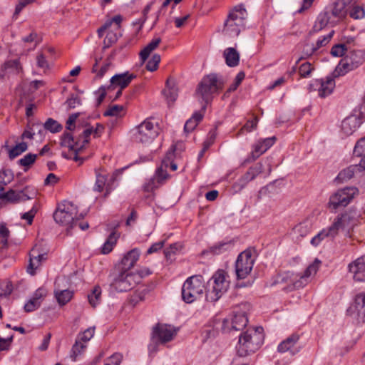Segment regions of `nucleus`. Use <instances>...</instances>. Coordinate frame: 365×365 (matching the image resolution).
Listing matches in <instances>:
<instances>
[{
    "label": "nucleus",
    "mask_w": 365,
    "mask_h": 365,
    "mask_svg": "<svg viewBox=\"0 0 365 365\" xmlns=\"http://www.w3.org/2000/svg\"><path fill=\"white\" fill-rule=\"evenodd\" d=\"M123 359L122 354L119 353L113 354L110 357L107 359L105 365H120Z\"/></svg>",
    "instance_id": "052dcab7"
},
{
    "label": "nucleus",
    "mask_w": 365,
    "mask_h": 365,
    "mask_svg": "<svg viewBox=\"0 0 365 365\" xmlns=\"http://www.w3.org/2000/svg\"><path fill=\"white\" fill-rule=\"evenodd\" d=\"M37 66L40 68L46 70L48 68V63L46 58V56L43 53H38L36 56Z\"/></svg>",
    "instance_id": "0e129e2a"
},
{
    "label": "nucleus",
    "mask_w": 365,
    "mask_h": 365,
    "mask_svg": "<svg viewBox=\"0 0 365 365\" xmlns=\"http://www.w3.org/2000/svg\"><path fill=\"white\" fill-rule=\"evenodd\" d=\"M276 138L274 136L260 139L253 145V150L250 156L245 160V163H250L255 160L261 155L265 153L275 143Z\"/></svg>",
    "instance_id": "f3484780"
},
{
    "label": "nucleus",
    "mask_w": 365,
    "mask_h": 365,
    "mask_svg": "<svg viewBox=\"0 0 365 365\" xmlns=\"http://www.w3.org/2000/svg\"><path fill=\"white\" fill-rule=\"evenodd\" d=\"M317 52L314 43H306L302 49V56L297 61L296 65L302 59H306L312 56Z\"/></svg>",
    "instance_id": "49530a36"
},
{
    "label": "nucleus",
    "mask_w": 365,
    "mask_h": 365,
    "mask_svg": "<svg viewBox=\"0 0 365 365\" xmlns=\"http://www.w3.org/2000/svg\"><path fill=\"white\" fill-rule=\"evenodd\" d=\"M178 330L170 324H158L153 329V340L157 344H165L174 339Z\"/></svg>",
    "instance_id": "f8f14e48"
},
{
    "label": "nucleus",
    "mask_w": 365,
    "mask_h": 365,
    "mask_svg": "<svg viewBox=\"0 0 365 365\" xmlns=\"http://www.w3.org/2000/svg\"><path fill=\"white\" fill-rule=\"evenodd\" d=\"M224 84L225 81L223 78L218 77L215 73L209 74L201 80L198 84L196 93L205 103L202 110H205L206 105L212 101L213 95L222 89Z\"/></svg>",
    "instance_id": "f03ea898"
},
{
    "label": "nucleus",
    "mask_w": 365,
    "mask_h": 365,
    "mask_svg": "<svg viewBox=\"0 0 365 365\" xmlns=\"http://www.w3.org/2000/svg\"><path fill=\"white\" fill-rule=\"evenodd\" d=\"M358 192L359 190L356 187H346L339 189L331 195L329 206L334 210L340 207H346L351 202Z\"/></svg>",
    "instance_id": "9d476101"
},
{
    "label": "nucleus",
    "mask_w": 365,
    "mask_h": 365,
    "mask_svg": "<svg viewBox=\"0 0 365 365\" xmlns=\"http://www.w3.org/2000/svg\"><path fill=\"white\" fill-rule=\"evenodd\" d=\"M312 229V224L309 221L306 220L299 223L293 228V234L296 236L297 240H301L306 237Z\"/></svg>",
    "instance_id": "c756f323"
},
{
    "label": "nucleus",
    "mask_w": 365,
    "mask_h": 365,
    "mask_svg": "<svg viewBox=\"0 0 365 365\" xmlns=\"http://www.w3.org/2000/svg\"><path fill=\"white\" fill-rule=\"evenodd\" d=\"M14 179V174L10 169L0 170V192L4 190V186L10 183Z\"/></svg>",
    "instance_id": "4c0bfd02"
},
{
    "label": "nucleus",
    "mask_w": 365,
    "mask_h": 365,
    "mask_svg": "<svg viewBox=\"0 0 365 365\" xmlns=\"http://www.w3.org/2000/svg\"><path fill=\"white\" fill-rule=\"evenodd\" d=\"M94 332L95 327H89L83 332L79 333L76 339H80L81 342L86 344V343L93 336Z\"/></svg>",
    "instance_id": "3c124183"
},
{
    "label": "nucleus",
    "mask_w": 365,
    "mask_h": 365,
    "mask_svg": "<svg viewBox=\"0 0 365 365\" xmlns=\"http://www.w3.org/2000/svg\"><path fill=\"white\" fill-rule=\"evenodd\" d=\"M354 155L361 158L359 165L365 170V137L359 139L354 148Z\"/></svg>",
    "instance_id": "473e14b6"
},
{
    "label": "nucleus",
    "mask_w": 365,
    "mask_h": 365,
    "mask_svg": "<svg viewBox=\"0 0 365 365\" xmlns=\"http://www.w3.org/2000/svg\"><path fill=\"white\" fill-rule=\"evenodd\" d=\"M176 145H172L170 150L166 153L165 158L163 159V166L165 168H170L173 171H175L178 169L177 164L174 162L175 157Z\"/></svg>",
    "instance_id": "2f4dec72"
},
{
    "label": "nucleus",
    "mask_w": 365,
    "mask_h": 365,
    "mask_svg": "<svg viewBox=\"0 0 365 365\" xmlns=\"http://www.w3.org/2000/svg\"><path fill=\"white\" fill-rule=\"evenodd\" d=\"M346 60L351 63L356 69L364 61V54L361 51H354L346 56Z\"/></svg>",
    "instance_id": "c9c22d12"
},
{
    "label": "nucleus",
    "mask_w": 365,
    "mask_h": 365,
    "mask_svg": "<svg viewBox=\"0 0 365 365\" xmlns=\"http://www.w3.org/2000/svg\"><path fill=\"white\" fill-rule=\"evenodd\" d=\"M334 34V31L331 30L327 35L320 36L318 38L316 43L315 44L314 43V46L316 48L317 51L320 48L324 47L329 43V42L331 39Z\"/></svg>",
    "instance_id": "09e8293b"
},
{
    "label": "nucleus",
    "mask_w": 365,
    "mask_h": 365,
    "mask_svg": "<svg viewBox=\"0 0 365 365\" xmlns=\"http://www.w3.org/2000/svg\"><path fill=\"white\" fill-rule=\"evenodd\" d=\"M61 145L66 147L69 150L77 152L78 150L83 147V145H80L78 142H76L73 137L70 133H64L61 137Z\"/></svg>",
    "instance_id": "a878e982"
},
{
    "label": "nucleus",
    "mask_w": 365,
    "mask_h": 365,
    "mask_svg": "<svg viewBox=\"0 0 365 365\" xmlns=\"http://www.w3.org/2000/svg\"><path fill=\"white\" fill-rule=\"evenodd\" d=\"M205 289L203 277L200 274L188 277L182 284L181 294L182 300L187 304L201 298Z\"/></svg>",
    "instance_id": "39448f33"
},
{
    "label": "nucleus",
    "mask_w": 365,
    "mask_h": 365,
    "mask_svg": "<svg viewBox=\"0 0 365 365\" xmlns=\"http://www.w3.org/2000/svg\"><path fill=\"white\" fill-rule=\"evenodd\" d=\"M83 217V214L78 215L77 207L69 201H64L59 205L53 213V219L56 223L70 228L75 227L77 222Z\"/></svg>",
    "instance_id": "423d86ee"
},
{
    "label": "nucleus",
    "mask_w": 365,
    "mask_h": 365,
    "mask_svg": "<svg viewBox=\"0 0 365 365\" xmlns=\"http://www.w3.org/2000/svg\"><path fill=\"white\" fill-rule=\"evenodd\" d=\"M118 40L117 34L112 31H108L106 34V36L103 40V49L105 50L110 47L113 44H114Z\"/></svg>",
    "instance_id": "8fccbe9b"
},
{
    "label": "nucleus",
    "mask_w": 365,
    "mask_h": 365,
    "mask_svg": "<svg viewBox=\"0 0 365 365\" xmlns=\"http://www.w3.org/2000/svg\"><path fill=\"white\" fill-rule=\"evenodd\" d=\"M354 307L358 315L365 318V294H359L356 296Z\"/></svg>",
    "instance_id": "a19ab883"
},
{
    "label": "nucleus",
    "mask_w": 365,
    "mask_h": 365,
    "mask_svg": "<svg viewBox=\"0 0 365 365\" xmlns=\"http://www.w3.org/2000/svg\"><path fill=\"white\" fill-rule=\"evenodd\" d=\"M364 170L359 165H352L339 172L336 180L340 182H345L352 178L356 171Z\"/></svg>",
    "instance_id": "cd10ccee"
},
{
    "label": "nucleus",
    "mask_w": 365,
    "mask_h": 365,
    "mask_svg": "<svg viewBox=\"0 0 365 365\" xmlns=\"http://www.w3.org/2000/svg\"><path fill=\"white\" fill-rule=\"evenodd\" d=\"M37 158V155L28 153L24 155L22 158L19 160L18 164L22 167H24V171H27L29 168L33 165Z\"/></svg>",
    "instance_id": "a18cd8bd"
},
{
    "label": "nucleus",
    "mask_w": 365,
    "mask_h": 365,
    "mask_svg": "<svg viewBox=\"0 0 365 365\" xmlns=\"http://www.w3.org/2000/svg\"><path fill=\"white\" fill-rule=\"evenodd\" d=\"M160 61V56L158 54H154L146 64V69L149 71H155L158 68Z\"/></svg>",
    "instance_id": "5fc2aeb1"
},
{
    "label": "nucleus",
    "mask_w": 365,
    "mask_h": 365,
    "mask_svg": "<svg viewBox=\"0 0 365 365\" xmlns=\"http://www.w3.org/2000/svg\"><path fill=\"white\" fill-rule=\"evenodd\" d=\"M73 292L68 289L56 290L55 297L60 305H65L73 297Z\"/></svg>",
    "instance_id": "58836bf2"
},
{
    "label": "nucleus",
    "mask_w": 365,
    "mask_h": 365,
    "mask_svg": "<svg viewBox=\"0 0 365 365\" xmlns=\"http://www.w3.org/2000/svg\"><path fill=\"white\" fill-rule=\"evenodd\" d=\"M360 124L361 120L356 115H350L343 120L341 129L344 135H350L356 130Z\"/></svg>",
    "instance_id": "4be33fe9"
},
{
    "label": "nucleus",
    "mask_w": 365,
    "mask_h": 365,
    "mask_svg": "<svg viewBox=\"0 0 365 365\" xmlns=\"http://www.w3.org/2000/svg\"><path fill=\"white\" fill-rule=\"evenodd\" d=\"M94 128L93 127L85 129L80 135V140H82L81 145L88 143L91 135H93Z\"/></svg>",
    "instance_id": "680f3d73"
},
{
    "label": "nucleus",
    "mask_w": 365,
    "mask_h": 365,
    "mask_svg": "<svg viewBox=\"0 0 365 365\" xmlns=\"http://www.w3.org/2000/svg\"><path fill=\"white\" fill-rule=\"evenodd\" d=\"M134 138L142 144H150L158 135L159 128L150 119L147 118L135 128Z\"/></svg>",
    "instance_id": "1a4fd4ad"
},
{
    "label": "nucleus",
    "mask_w": 365,
    "mask_h": 365,
    "mask_svg": "<svg viewBox=\"0 0 365 365\" xmlns=\"http://www.w3.org/2000/svg\"><path fill=\"white\" fill-rule=\"evenodd\" d=\"M226 64L230 67H235L240 63V53L232 48H227L223 53Z\"/></svg>",
    "instance_id": "393cba45"
},
{
    "label": "nucleus",
    "mask_w": 365,
    "mask_h": 365,
    "mask_svg": "<svg viewBox=\"0 0 365 365\" xmlns=\"http://www.w3.org/2000/svg\"><path fill=\"white\" fill-rule=\"evenodd\" d=\"M86 348V344L81 342L80 339H76L75 344L73 345L71 351V358L73 361H76L77 357L81 355Z\"/></svg>",
    "instance_id": "79ce46f5"
},
{
    "label": "nucleus",
    "mask_w": 365,
    "mask_h": 365,
    "mask_svg": "<svg viewBox=\"0 0 365 365\" xmlns=\"http://www.w3.org/2000/svg\"><path fill=\"white\" fill-rule=\"evenodd\" d=\"M36 195V191L29 187H26L21 191L9 190L6 192H0V200H5L11 202H19L33 199Z\"/></svg>",
    "instance_id": "4468645a"
},
{
    "label": "nucleus",
    "mask_w": 365,
    "mask_h": 365,
    "mask_svg": "<svg viewBox=\"0 0 365 365\" xmlns=\"http://www.w3.org/2000/svg\"><path fill=\"white\" fill-rule=\"evenodd\" d=\"M123 106L119 105H113L110 106L105 112L106 116H118L123 111Z\"/></svg>",
    "instance_id": "4d7b16f0"
},
{
    "label": "nucleus",
    "mask_w": 365,
    "mask_h": 365,
    "mask_svg": "<svg viewBox=\"0 0 365 365\" xmlns=\"http://www.w3.org/2000/svg\"><path fill=\"white\" fill-rule=\"evenodd\" d=\"M319 263L320 261L315 259L312 264L308 266L303 274H294L291 272H284L279 277L280 282L290 283L294 289L302 288L308 283L309 277L317 273Z\"/></svg>",
    "instance_id": "0eeeda50"
},
{
    "label": "nucleus",
    "mask_w": 365,
    "mask_h": 365,
    "mask_svg": "<svg viewBox=\"0 0 365 365\" xmlns=\"http://www.w3.org/2000/svg\"><path fill=\"white\" fill-rule=\"evenodd\" d=\"M329 21L328 13H320L317 16L312 29L309 31V35L318 33L324 29Z\"/></svg>",
    "instance_id": "bb28decb"
},
{
    "label": "nucleus",
    "mask_w": 365,
    "mask_h": 365,
    "mask_svg": "<svg viewBox=\"0 0 365 365\" xmlns=\"http://www.w3.org/2000/svg\"><path fill=\"white\" fill-rule=\"evenodd\" d=\"M349 269L353 274L354 280L365 281V255L349 264Z\"/></svg>",
    "instance_id": "aec40b11"
},
{
    "label": "nucleus",
    "mask_w": 365,
    "mask_h": 365,
    "mask_svg": "<svg viewBox=\"0 0 365 365\" xmlns=\"http://www.w3.org/2000/svg\"><path fill=\"white\" fill-rule=\"evenodd\" d=\"M346 51V46L345 44H336L332 46L331 54L335 57L343 56Z\"/></svg>",
    "instance_id": "13d9d810"
},
{
    "label": "nucleus",
    "mask_w": 365,
    "mask_h": 365,
    "mask_svg": "<svg viewBox=\"0 0 365 365\" xmlns=\"http://www.w3.org/2000/svg\"><path fill=\"white\" fill-rule=\"evenodd\" d=\"M255 260V252L252 249H247L238 255L235 264L237 280L245 279L251 273Z\"/></svg>",
    "instance_id": "6e6552de"
},
{
    "label": "nucleus",
    "mask_w": 365,
    "mask_h": 365,
    "mask_svg": "<svg viewBox=\"0 0 365 365\" xmlns=\"http://www.w3.org/2000/svg\"><path fill=\"white\" fill-rule=\"evenodd\" d=\"M69 108H74L76 106L81 105V99L77 95L72 94L66 102Z\"/></svg>",
    "instance_id": "69168bd1"
},
{
    "label": "nucleus",
    "mask_w": 365,
    "mask_h": 365,
    "mask_svg": "<svg viewBox=\"0 0 365 365\" xmlns=\"http://www.w3.org/2000/svg\"><path fill=\"white\" fill-rule=\"evenodd\" d=\"M349 15L354 19H361L365 16V9L361 6H354L349 12Z\"/></svg>",
    "instance_id": "603ef678"
},
{
    "label": "nucleus",
    "mask_w": 365,
    "mask_h": 365,
    "mask_svg": "<svg viewBox=\"0 0 365 365\" xmlns=\"http://www.w3.org/2000/svg\"><path fill=\"white\" fill-rule=\"evenodd\" d=\"M118 238V236L116 235L115 232H112L102 246V253L104 255L110 253L115 245Z\"/></svg>",
    "instance_id": "e433bc0d"
},
{
    "label": "nucleus",
    "mask_w": 365,
    "mask_h": 365,
    "mask_svg": "<svg viewBox=\"0 0 365 365\" xmlns=\"http://www.w3.org/2000/svg\"><path fill=\"white\" fill-rule=\"evenodd\" d=\"M334 76H327L326 79H315L309 85V91H312L317 89L318 95L321 98H326L329 96L335 88Z\"/></svg>",
    "instance_id": "2eb2a0df"
},
{
    "label": "nucleus",
    "mask_w": 365,
    "mask_h": 365,
    "mask_svg": "<svg viewBox=\"0 0 365 365\" xmlns=\"http://www.w3.org/2000/svg\"><path fill=\"white\" fill-rule=\"evenodd\" d=\"M101 298V289L99 286L94 287L92 292L88 295L90 304L96 307L100 302Z\"/></svg>",
    "instance_id": "37998d69"
},
{
    "label": "nucleus",
    "mask_w": 365,
    "mask_h": 365,
    "mask_svg": "<svg viewBox=\"0 0 365 365\" xmlns=\"http://www.w3.org/2000/svg\"><path fill=\"white\" fill-rule=\"evenodd\" d=\"M247 14L242 5L235 6L224 23L222 32L229 37H237L245 26Z\"/></svg>",
    "instance_id": "7ed1b4c3"
},
{
    "label": "nucleus",
    "mask_w": 365,
    "mask_h": 365,
    "mask_svg": "<svg viewBox=\"0 0 365 365\" xmlns=\"http://www.w3.org/2000/svg\"><path fill=\"white\" fill-rule=\"evenodd\" d=\"M106 177L96 172V180L93 190L97 192H101L106 185Z\"/></svg>",
    "instance_id": "6e6d98bb"
},
{
    "label": "nucleus",
    "mask_w": 365,
    "mask_h": 365,
    "mask_svg": "<svg viewBox=\"0 0 365 365\" xmlns=\"http://www.w3.org/2000/svg\"><path fill=\"white\" fill-rule=\"evenodd\" d=\"M135 78L136 75L130 73L128 71L115 74L111 77L110 80V84L107 87V89L111 91L116 87L124 89Z\"/></svg>",
    "instance_id": "a211bd4d"
},
{
    "label": "nucleus",
    "mask_w": 365,
    "mask_h": 365,
    "mask_svg": "<svg viewBox=\"0 0 365 365\" xmlns=\"http://www.w3.org/2000/svg\"><path fill=\"white\" fill-rule=\"evenodd\" d=\"M36 212L37 209L34 206L29 212L22 214L21 219L26 220L29 225H31Z\"/></svg>",
    "instance_id": "e2e57ef3"
},
{
    "label": "nucleus",
    "mask_w": 365,
    "mask_h": 365,
    "mask_svg": "<svg viewBox=\"0 0 365 365\" xmlns=\"http://www.w3.org/2000/svg\"><path fill=\"white\" fill-rule=\"evenodd\" d=\"M359 214L355 210H349L344 213L338 215L332 222L337 233L340 230L349 233L359 222Z\"/></svg>",
    "instance_id": "9b49d317"
},
{
    "label": "nucleus",
    "mask_w": 365,
    "mask_h": 365,
    "mask_svg": "<svg viewBox=\"0 0 365 365\" xmlns=\"http://www.w3.org/2000/svg\"><path fill=\"white\" fill-rule=\"evenodd\" d=\"M36 252L35 249L31 250V253L30 254L29 264L27 268V272L31 275L35 274V270L41 265V262L46 260L47 258L46 253L38 254L37 255H35Z\"/></svg>",
    "instance_id": "b1692460"
},
{
    "label": "nucleus",
    "mask_w": 365,
    "mask_h": 365,
    "mask_svg": "<svg viewBox=\"0 0 365 365\" xmlns=\"http://www.w3.org/2000/svg\"><path fill=\"white\" fill-rule=\"evenodd\" d=\"M263 171V165L261 163H257L255 166L249 168L248 172L251 174L253 179Z\"/></svg>",
    "instance_id": "338daca9"
},
{
    "label": "nucleus",
    "mask_w": 365,
    "mask_h": 365,
    "mask_svg": "<svg viewBox=\"0 0 365 365\" xmlns=\"http://www.w3.org/2000/svg\"><path fill=\"white\" fill-rule=\"evenodd\" d=\"M28 145L27 143L22 141L19 143H17L14 147L9 149V157L10 159H14L17 156L20 155L21 153L27 150Z\"/></svg>",
    "instance_id": "ea45409f"
},
{
    "label": "nucleus",
    "mask_w": 365,
    "mask_h": 365,
    "mask_svg": "<svg viewBox=\"0 0 365 365\" xmlns=\"http://www.w3.org/2000/svg\"><path fill=\"white\" fill-rule=\"evenodd\" d=\"M314 67L309 62L302 63L299 68V73L302 78H308L310 76Z\"/></svg>",
    "instance_id": "864d4df0"
},
{
    "label": "nucleus",
    "mask_w": 365,
    "mask_h": 365,
    "mask_svg": "<svg viewBox=\"0 0 365 365\" xmlns=\"http://www.w3.org/2000/svg\"><path fill=\"white\" fill-rule=\"evenodd\" d=\"M161 42L160 38H153L140 53V57L143 62H144L150 56V53L155 50L160 43Z\"/></svg>",
    "instance_id": "f704fd0d"
},
{
    "label": "nucleus",
    "mask_w": 365,
    "mask_h": 365,
    "mask_svg": "<svg viewBox=\"0 0 365 365\" xmlns=\"http://www.w3.org/2000/svg\"><path fill=\"white\" fill-rule=\"evenodd\" d=\"M338 235L336 229L334 228V225L332 224L322 230L317 235H315L311 240V244L317 247L322 241H323L325 238H334Z\"/></svg>",
    "instance_id": "5701e85b"
},
{
    "label": "nucleus",
    "mask_w": 365,
    "mask_h": 365,
    "mask_svg": "<svg viewBox=\"0 0 365 365\" xmlns=\"http://www.w3.org/2000/svg\"><path fill=\"white\" fill-rule=\"evenodd\" d=\"M299 339L298 334H292L278 345L277 351L280 353L289 351L292 355L297 354L300 350V347L297 346Z\"/></svg>",
    "instance_id": "6ab92c4d"
},
{
    "label": "nucleus",
    "mask_w": 365,
    "mask_h": 365,
    "mask_svg": "<svg viewBox=\"0 0 365 365\" xmlns=\"http://www.w3.org/2000/svg\"><path fill=\"white\" fill-rule=\"evenodd\" d=\"M354 67L351 65L350 62L346 60V57L345 56L343 58L339 64L336 66L334 73L333 76L334 78L344 76L346 73H348L350 71L354 70Z\"/></svg>",
    "instance_id": "7c9ffc66"
},
{
    "label": "nucleus",
    "mask_w": 365,
    "mask_h": 365,
    "mask_svg": "<svg viewBox=\"0 0 365 365\" xmlns=\"http://www.w3.org/2000/svg\"><path fill=\"white\" fill-rule=\"evenodd\" d=\"M203 114L200 111L195 112L192 117L190 118L185 124L184 131L187 133L192 132L197 124L202 120Z\"/></svg>",
    "instance_id": "72a5a7b5"
},
{
    "label": "nucleus",
    "mask_w": 365,
    "mask_h": 365,
    "mask_svg": "<svg viewBox=\"0 0 365 365\" xmlns=\"http://www.w3.org/2000/svg\"><path fill=\"white\" fill-rule=\"evenodd\" d=\"M263 332L264 329L262 327H256L242 333L237 346L238 354L240 356H245L258 350L264 341Z\"/></svg>",
    "instance_id": "f257e3e1"
},
{
    "label": "nucleus",
    "mask_w": 365,
    "mask_h": 365,
    "mask_svg": "<svg viewBox=\"0 0 365 365\" xmlns=\"http://www.w3.org/2000/svg\"><path fill=\"white\" fill-rule=\"evenodd\" d=\"M166 169L167 168H165V166H163L162 163L161 166L158 168L155 171V178L151 179L148 183L145 184V191L150 192L152 191L154 188L157 187L155 181H157L158 183H163L169 178V175L168 174Z\"/></svg>",
    "instance_id": "412c9836"
},
{
    "label": "nucleus",
    "mask_w": 365,
    "mask_h": 365,
    "mask_svg": "<svg viewBox=\"0 0 365 365\" xmlns=\"http://www.w3.org/2000/svg\"><path fill=\"white\" fill-rule=\"evenodd\" d=\"M248 319L245 312H236L231 319H225L222 322L223 331L242 330L247 324Z\"/></svg>",
    "instance_id": "dca6fc26"
},
{
    "label": "nucleus",
    "mask_w": 365,
    "mask_h": 365,
    "mask_svg": "<svg viewBox=\"0 0 365 365\" xmlns=\"http://www.w3.org/2000/svg\"><path fill=\"white\" fill-rule=\"evenodd\" d=\"M232 247L230 242H220L211 247L212 252L215 255H220L227 251Z\"/></svg>",
    "instance_id": "de8ad7c7"
},
{
    "label": "nucleus",
    "mask_w": 365,
    "mask_h": 365,
    "mask_svg": "<svg viewBox=\"0 0 365 365\" xmlns=\"http://www.w3.org/2000/svg\"><path fill=\"white\" fill-rule=\"evenodd\" d=\"M135 275L128 272H120L118 274L113 275L111 286L119 292H128L132 289L135 284Z\"/></svg>",
    "instance_id": "ddd939ff"
},
{
    "label": "nucleus",
    "mask_w": 365,
    "mask_h": 365,
    "mask_svg": "<svg viewBox=\"0 0 365 365\" xmlns=\"http://www.w3.org/2000/svg\"><path fill=\"white\" fill-rule=\"evenodd\" d=\"M140 256V251L135 248L129 251L122 259V264L125 269H130L134 266L135 262L138 260Z\"/></svg>",
    "instance_id": "c85d7f7f"
},
{
    "label": "nucleus",
    "mask_w": 365,
    "mask_h": 365,
    "mask_svg": "<svg viewBox=\"0 0 365 365\" xmlns=\"http://www.w3.org/2000/svg\"><path fill=\"white\" fill-rule=\"evenodd\" d=\"M228 274L223 269H218L209 282L206 291V300L210 302H217L228 289L230 281Z\"/></svg>",
    "instance_id": "20e7f679"
},
{
    "label": "nucleus",
    "mask_w": 365,
    "mask_h": 365,
    "mask_svg": "<svg viewBox=\"0 0 365 365\" xmlns=\"http://www.w3.org/2000/svg\"><path fill=\"white\" fill-rule=\"evenodd\" d=\"M47 292L44 288H38L32 295V298L41 303L42 299L46 296Z\"/></svg>",
    "instance_id": "774afa93"
},
{
    "label": "nucleus",
    "mask_w": 365,
    "mask_h": 365,
    "mask_svg": "<svg viewBox=\"0 0 365 365\" xmlns=\"http://www.w3.org/2000/svg\"><path fill=\"white\" fill-rule=\"evenodd\" d=\"M43 128L52 133H58L63 128L62 125L57 120L51 118H48L44 123Z\"/></svg>",
    "instance_id": "c03bdc74"
},
{
    "label": "nucleus",
    "mask_w": 365,
    "mask_h": 365,
    "mask_svg": "<svg viewBox=\"0 0 365 365\" xmlns=\"http://www.w3.org/2000/svg\"><path fill=\"white\" fill-rule=\"evenodd\" d=\"M41 305L38 301L35 300L32 297L25 304L24 310L26 312H31L37 309Z\"/></svg>",
    "instance_id": "bf43d9fd"
}]
</instances>
